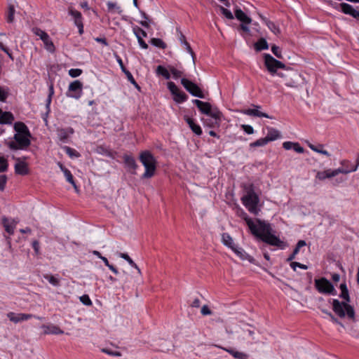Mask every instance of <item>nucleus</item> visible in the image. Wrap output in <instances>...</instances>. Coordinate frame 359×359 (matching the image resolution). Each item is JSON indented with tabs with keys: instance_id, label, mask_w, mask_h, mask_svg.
Listing matches in <instances>:
<instances>
[{
	"instance_id": "de8ad7c7",
	"label": "nucleus",
	"mask_w": 359,
	"mask_h": 359,
	"mask_svg": "<svg viewBox=\"0 0 359 359\" xmlns=\"http://www.w3.org/2000/svg\"><path fill=\"white\" fill-rule=\"evenodd\" d=\"M45 279H46L50 284L54 286H58L60 285V280L58 278L55 277L53 275H46L44 276Z\"/></svg>"
},
{
	"instance_id": "f3484780",
	"label": "nucleus",
	"mask_w": 359,
	"mask_h": 359,
	"mask_svg": "<svg viewBox=\"0 0 359 359\" xmlns=\"http://www.w3.org/2000/svg\"><path fill=\"white\" fill-rule=\"evenodd\" d=\"M123 160L125 167L128 169V170L133 175H135L136 169L137 168L138 165L135 158L131 155L124 154L123 156Z\"/></svg>"
},
{
	"instance_id": "f257e3e1",
	"label": "nucleus",
	"mask_w": 359,
	"mask_h": 359,
	"mask_svg": "<svg viewBox=\"0 0 359 359\" xmlns=\"http://www.w3.org/2000/svg\"><path fill=\"white\" fill-rule=\"evenodd\" d=\"M238 215L245 220L251 233L257 239L280 249H284L286 247V243L273 233L274 231L270 223L260 219H256L257 224H255L242 208L238 210Z\"/></svg>"
},
{
	"instance_id": "393cba45",
	"label": "nucleus",
	"mask_w": 359,
	"mask_h": 359,
	"mask_svg": "<svg viewBox=\"0 0 359 359\" xmlns=\"http://www.w3.org/2000/svg\"><path fill=\"white\" fill-rule=\"evenodd\" d=\"M257 109H247L243 110V113L244 114L248 115V116H253L257 117H264V118H270L269 116L264 112H262L259 111L257 109L261 108L260 106L258 105H253Z\"/></svg>"
},
{
	"instance_id": "5701e85b",
	"label": "nucleus",
	"mask_w": 359,
	"mask_h": 359,
	"mask_svg": "<svg viewBox=\"0 0 359 359\" xmlns=\"http://www.w3.org/2000/svg\"><path fill=\"white\" fill-rule=\"evenodd\" d=\"M232 250L242 260H248L250 263H255V259L248 255L243 248L236 246Z\"/></svg>"
},
{
	"instance_id": "c756f323",
	"label": "nucleus",
	"mask_w": 359,
	"mask_h": 359,
	"mask_svg": "<svg viewBox=\"0 0 359 359\" xmlns=\"http://www.w3.org/2000/svg\"><path fill=\"white\" fill-rule=\"evenodd\" d=\"M280 132L273 128H268V133L265 137L268 142L274 141L280 137Z\"/></svg>"
},
{
	"instance_id": "b1692460",
	"label": "nucleus",
	"mask_w": 359,
	"mask_h": 359,
	"mask_svg": "<svg viewBox=\"0 0 359 359\" xmlns=\"http://www.w3.org/2000/svg\"><path fill=\"white\" fill-rule=\"evenodd\" d=\"M235 17L241 24H250L252 19L247 15L240 8H236L234 11Z\"/></svg>"
},
{
	"instance_id": "6e6552de",
	"label": "nucleus",
	"mask_w": 359,
	"mask_h": 359,
	"mask_svg": "<svg viewBox=\"0 0 359 359\" xmlns=\"http://www.w3.org/2000/svg\"><path fill=\"white\" fill-rule=\"evenodd\" d=\"M264 65L267 70L271 74L276 73L278 69H286V66L282 62L275 59L270 54L265 53L264 55Z\"/></svg>"
},
{
	"instance_id": "49530a36",
	"label": "nucleus",
	"mask_w": 359,
	"mask_h": 359,
	"mask_svg": "<svg viewBox=\"0 0 359 359\" xmlns=\"http://www.w3.org/2000/svg\"><path fill=\"white\" fill-rule=\"evenodd\" d=\"M219 10H220L222 14L225 18H226L229 20H233L234 18L233 15L232 14V13L229 10H228L227 8H224L222 6H219Z\"/></svg>"
},
{
	"instance_id": "f03ea898",
	"label": "nucleus",
	"mask_w": 359,
	"mask_h": 359,
	"mask_svg": "<svg viewBox=\"0 0 359 359\" xmlns=\"http://www.w3.org/2000/svg\"><path fill=\"white\" fill-rule=\"evenodd\" d=\"M339 288L341 293L339 297L342 299L343 301L340 302L337 299H332V310L334 313L341 318H345V316H347L349 319L355 320V313L353 306L349 304L351 298L345 281L340 284Z\"/></svg>"
},
{
	"instance_id": "0eeeda50",
	"label": "nucleus",
	"mask_w": 359,
	"mask_h": 359,
	"mask_svg": "<svg viewBox=\"0 0 359 359\" xmlns=\"http://www.w3.org/2000/svg\"><path fill=\"white\" fill-rule=\"evenodd\" d=\"M222 117V113L217 107H215V112L212 115L207 118H201V121L205 127L210 128H219L221 124Z\"/></svg>"
},
{
	"instance_id": "338daca9",
	"label": "nucleus",
	"mask_w": 359,
	"mask_h": 359,
	"mask_svg": "<svg viewBox=\"0 0 359 359\" xmlns=\"http://www.w3.org/2000/svg\"><path fill=\"white\" fill-rule=\"evenodd\" d=\"M241 128L243 130L245 133H246L248 135H251L254 133V129L250 125H241Z\"/></svg>"
},
{
	"instance_id": "bf43d9fd",
	"label": "nucleus",
	"mask_w": 359,
	"mask_h": 359,
	"mask_svg": "<svg viewBox=\"0 0 359 359\" xmlns=\"http://www.w3.org/2000/svg\"><path fill=\"white\" fill-rule=\"evenodd\" d=\"M8 177L6 175H0V191H3L6 185Z\"/></svg>"
},
{
	"instance_id": "69168bd1",
	"label": "nucleus",
	"mask_w": 359,
	"mask_h": 359,
	"mask_svg": "<svg viewBox=\"0 0 359 359\" xmlns=\"http://www.w3.org/2000/svg\"><path fill=\"white\" fill-rule=\"evenodd\" d=\"M32 246L34 250L36 255H40V243L39 241L34 240L32 243Z\"/></svg>"
},
{
	"instance_id": "8fccbe9b",
	"label": "nucleus",
	"mask_w": 359,
	"mask_h": 359,
	"mask_svg": "<svg viewBox=\"0 0 359 359\" xmlns=\"http://www.w3.org/2000/svg\"><path fill=\"white\" fill-rule=\"evenodd\" d=\"M8 96V88L0 87V100L1 102H6Z\"/></svg>"
},
{
	"instance_id": "c85d7f7f",
	"label": "nucleus",
	"mask_w": 359,
	"mask_h": 359,
	"mask_svg": "<svg viewBox=\"0 0 359 359\" xmlns=\"http://www.w3.org/2000/svg\"><path fill=\"white\" fill-rule=\"evenodd\" d=\"M43 328L44 329V334H62L64 333V331L57 325H43Z\"/></svg>"
},
{
	"instance_id": "4d7b16f0",
	"label": "nucleus",
	"mask_w": 359,
	"mask_h": 359,
	"mask_svg": "<svg viewBox=\"0 0 359 359\" xmlns=\"http://www.w3.org/2000/svg\"><path fill=\"white\" fill-rule=\"evenodd\" d=\"M83 71L81 69H71L69 70V75L72 78L79 76L82 74Z\"/></svg>"
},
{
	"instance_id": "09e8293b",
	"label": "nucleus",
	"mask_w": 359,
	"mask_h": 359,
	"mask_svg": "<svg viewBox=\"0 0 359 359\" xmlns=\"http://www.w3.org/2000/svg\"><path fill=\"white\" fill-rule=\"evenodd\" d=\"M46 48V49L50 52H53L55 50V46L50 39L49 35L47 36V40L42 41Z\"/></svg>"
},
{
	"instance_id": "e2e57ef3",
	"label": "nucleus",
	"mask_w": 359,
	"mask_h": 359,
	"mask_svg": "<svg viewBox=\"0 0 359 359\" xmlns=\"http://www.w3.org/2000/svg\"><path fill=\"white\" fill-rule=\"evenodd\" d=\"M102 352L107 353V355H112V356H116L120 357L121 356V353L119 351H114L108 348H102Z\"/></svg>"
},
{
	"instance_id": "37998d69",
	"label": "nucleus",
	"mask_w": 359,
	"mask_h": 359,
	"mask_svg": "<svg viewBox=\"0 0 359 359\" xmlns=\"http://www.w3.org/2000/svg\"><path fill=\"white\" fill-rule=\"evenodd\" d=\"M141 15L142 18L145 20L143 21L139 22V23L145 28L149 27V23L151 22V20L149 19V16L147 15V13L144 11H140Z\"/></svg>"
},
{
	"instance_id": "9b49d317",
	"label": "nucleus",
	"mask_w": 359,
	"mask_h": 359,
	"mask_svg": "<svg viewBox=\"0 0 359 359\" xmlns=\"http://www.w3.org/2000/svg\"><path fill=\"white\" fill-rule=\"evenodd\" d=\"M167 86L171 94L173 95V100L175 102L181 104L187 100L188 95L184 92L180 90L174 82H168Z\"/></svg>"
},
{
	"instance_id": "a878e982",
	"label": "nucleus",
	"mask_w": 359,
	"mask_h": 359,
	"mask_svg": "<svg viewBox=\"0 0 359 359\" xmlns=\"http://www.w3.org/2000/svg\"><path fill=\"white\" fill-rule=\"evenodd\" d=\"M219 347L229 353L236 359H249V355L245 353L238 351L232 348Z\"/></svg>"
},
{
	"instance_id": "dca6fc26",
	"label": "nucleus",
	"mask_w": 359,
	"mask_h": 359,
	"mask_svg": "<svg viewBox=\"0 0 359 359\" xmlns=\"http://www.w3.org/2000/svg\"><path fill=\"white\" fill-rule=\"evenodd\" d=\"M7 317L9 320L15 323H18L21 321H25L29 320L32 318H36L37 319H41L39 317H36V316L30 313H18L15 314L13 312H9L7 313Z\"/></svg>"
},
{
	"instance_id": "864d4df0",
	"label": "nucleus",
	"mask_w": 359,
	"mask_h": 359,
	"mask_svg": "<svg viewBox=\"0 0 359 359\" xmlns=\"http://www.w3.org/2000/svg\"><path fill=\"white\" fill-rule=\"evenodd\" d=\"M169 69H170V72L172 73L173 78L175 79H177L178 78L181 77L183 74L182 72L177 69L174 67H170Z\"/></svg>"
},
{
	"instance_id": "f704fd0d",
	"label": "nucleus",
	"mask_w": 359,
	"mask_h": 359,
	"mask_svg": "<svg viewBox=\"0 0 359 359\" xmlns=\"http://www.w3.org/2000/svg\"><path fill=\"white\" fill-rule=\"evenodd\" d=\"M156 74L158 76H162L165 79H169L170 78V74L169 71L163 66L158 65L156 69Z\"/></svg>"
},
{
	"instance_id": "ddd939ff",
	"label": "nucleus",
	"mask_w": 359,
	"mask_h": 359,
	"mask_svg": "<svg viewBox=\"0 0 359 359\" xmlns=\"http://www.w3.org/2000/svg\"><path fill=\"white\" fill-rule=\"evenodd\" d=\"M12 158L17 161L14 165L15 173L16 175L22 176L28 175L29 172V169L28 168V164L25 162V161L28 159V157L23 156L22 158L23 161H21L20 158H17L14 156H13Z\"/></svg>"
},
{
	"instance_id": "f8f14e48",
	"label": "nucleus",
	"mask_w": 359,
	"mask_h": 359,
	"mask_svg": "<svg viewBox=\"0 0 359 359\" xmlns=\"http://www.w3.org/2000/svg\"><path fill=\"white\" fill-rule=\"evenodd\" d=\"M83 83L79 80H75L71 82L68 87L66 95L68 97H72L76 100L79 99L82 95Z\"/></svg>"
},
{
	"instance_id": "a19ab883",
	"label": "nucleus",
	"mask_w": 359,
	"mask_h": 359,
	"mask_svg": "<svg viewBox=\"0 0 359 359\" xmlns=\"http://www.w3.org/2000/svg\"><path fill=\"white\" fill-rule=\"evenodd\" d=\"M32 32L35 35L39 36L41 41L47 40V36H48V34L45 31L38 27H34Z\"/></svg>"
},
{
	"instance_id": "a211bd4d",
	"label": "nucleus",
	"mask_w": 359,
	"mask_h": 359,
	"mask_svg": "<svg viewBox=\"0 0 359 359\" xmlns=\"http://www.w3.org/2000/svg\"><path fill=\"white\" fill-rule=\"evenodd\" d=\"M18 222V220L17 219H12L10 222L9 219L5 216L1 219V224L5 229V231L9 235H13L14 233V229Z\"/></svg>"
},
{
	"instance_id": "7c9ffc66",
	"label": "nucleus",
	"mask_w": 359,
	"mask_h": 359,
	"mask_svg": "<svg viewBox=\"0 0 359 359\" xmlns=\"http://www.w3.org/2000/svg\"><path fill=\"white\" fill-rule=\"evenodd\" d=\"M222 243L233 250L236 245L234 244L231 236L228 233H223L222 234Z\"/></svg>"
},
{
	"instance_id": "423d86ee",
	"label": "nucleus",
	"mask_w": 359,
	"mask_h": 359,
	"mask_svg": "<svg viewBox=\"0 0 359 359\" xmlns=\"http://www.w3.org/2000/svg\"><path fill=\"white\" fill-rule=\"evenodd\" d=\"M315 287L320 293L332 295L337 294V290L333 284L324 277L315 280Z\"/></svg>"
},
{
	"instance_id": "6e6d98bb",
	"label": "nucleus",
	"mask_w": 359,
	"mask_h": 359,
	"mask_svg": "<svg viewBox=\"0 0 359 359\" xmlns=\"http://www.w3.org/2000/svg\"><path fill=\"white\" fill-rule=\"evenodd\" d=\"M271 51L278 58H280V59L283 58V55L281 54V50L276 45L273 44L271 46Z\"/></svg>"
},
{
	"instance_id": "72a5a7b5",
	"label": "nucleus",
	"mask_w": 359,
	"mask_h": 359,
	"mask_svg": "<svg viewBox=\"0 0 359 359\" xmlns=\"http://www.w3.org/2000/svg\"><path fill=\"white\" fill-rule=\"evenodd\" d=\"M97 152L100 154H102V155H104L107 157H109V158H114V156L116 154V152L111 150L109 148H107L104 146H99L97 147Z\"/></svg>"
},
{
	"instance_id": "1a4fd4ad",
	"label": "nucleus",
	"mask_w": 359,
	"mask_h": 359,
	"mask_svg": "<svg viewBox=\"0 0 359 359\" xmlns=\"http://www.w3.org/2000/svg\"><path fill=\"white\" fill-rule=\"evenodd\" d=\"M181 84L191 95L201 99L205 98V95L201 88L193 81L182 78L181 79Z\"/></svg>"
},
{
	"instance_id": "79ce46f5",
	"label": "nucleus",
	"mask_w": 359,
	"mask_h": 359,
	"mask_svg": "<svg viewBox=\"0 0 359 359\" xmlns=\"http://www.w3.org/2000/svg\"><path fill=\"white\" fill-rule=\"evenodd\" d=\"M63 149L65 151V153L67 155H69V156L71 158H74V157L78 158L80 156V154L76 150H75L74 149H72L69 147L65 146L63 147Z\"/></svg>"
},
{
	"instance_id": "680f3d73",
	"label": "nucleus",
	"mask_w": 359,
	"mask_h": 359,
	"mask_svg": "<svg viewBox=\"0 0 359 359\" xmlns=\"http://www.w3.org/2000/svg\"><path fill=\"white\" fill-rule=\"evenodd\" d=\"M80 301L86 306L92 305V301L88 294H83L80 297Z\"/></svg>"
},
{
	"instance_id": "4c0bfd02",
	"label": "nucleus",
	"mask_w": 359,
	"mask_h": 359,
	"mask_svg": "<svg viewBox=\"0 0 359 359\" xmlns=\"http://www.w3.org/2000/svg\"><path fill=\"white\" fill-rule=\"evenodd\" d=\"M8 161L1 154H0V172H5L8 169Z\"/></svg>"
},
{
	"instance_id": "4be33fe9",
	"label": "nucleus",
	"mask_w": 359,
	"mask_h": 359,
	"mask_svg": "<svg viewBox=\"0 0 359 359\" xmlns=\"http://www.w3.org/2000/svg\"><path fill=\"white\" fill-rule=\"evenodd\" d=\"M14 130L16 132L15 134L25 135L27 136H32L31 133L28 127L21 121L15 123Z\"/></svg>"
},
{
	"instance_id": "a18cd8bd",
	"label": "nucleus",
	"mask_w": 359,
	"mask_h": 359,
	"mask_svg": "<svg viewBox=\"0 0 359 359\" xmlns=\"http://www.w3.org/2000/svg\"><path fill=\"white\" fill-rule=\"evenodd\" d=\"M63 173L66 177L67 181L71 184H72L75 188H76V182L74 180V177L71 173L70 170L67 169L66 170H64Z\"/></svg>"
},
{
	"instance_id": "4468645a",
	"label": "nucleus",
	"mask_w": 359,
	"mask_h": 359,
	"mask_svg": "<svg viewBox=\"0 0 359 359\" xmlns=\"http://www.w3.org/2000/svg\"><path fill=\"white\" fill-rule=\"evenodd\" d=\"M192 102L197 107L200 112L208 116L212 115L215 112V107L208 102H203L200 100H193Z\"/></svg>"
},
{
	"instance_id": "7ed1b4c3",
	"label": "nucleus",
	"mask_w": 359,
	"mask_h": 359,
	"mask_svg": "<svg viewBox=\"0 0 359 359\" xmlns=\"http://www.w3.org/2000/svg\"><path fill=\"white\" fill-rule=\"evenodd\" d=\"M245 194L241 198V201L248 210L255 215H257L259 212L258 205L259 203V197L255 193V186L253 184H249L244 186Z\"/></svg>"
},
{
	"instance_id": "39448f33",
	"label": "nucleus",
	"mask_w": 359,
	"mask_h": 359,
	"mask_svg": "<svg viewBox=\"0 0 359 359\" xmlns=\"http://www.w3.org/2000/svg\"><path fill=\"white\" fill-rule=\"evenodd\" d=\"M30 137L25 135L15 134L13 140H6L4 144L11 151L26 150L31 144Z\"/></svg>"
},
{
	"instance_id": "0e129e2a",
	"label": "nucleus",
	"mask_w": 359,
	"mask_h": 359,
	"mask_svg": "<svg viewBox=\"0 0 359 359\" xmlns=\"http://www.w3.org/2000/svg\"><path fill=\"white\" fill-rule=\"evenodd\" d=\"M183 45L184 46L185 49L187 50V51L191 55L193 62H195L196 55H195V53L194 52V50H192L190 44L188 42H186Z\"/></svg>"
},
{
	"instance_id": "774afa93",
	"label": "nucleus",
	"mask_w": 359,
	"mask_h": 359,
	"mask_svg": "<svg viewBox=\"0 0 359 359\" xmlns=\"http://www.w3.org/2000/svg\"><path fill=\"white\" fill-rule=\"evenodd\" d=\"M292 149L299 154H302L304 151V147H302L298 142H294Z\"/></svg>"
},
{
	"instance_id": "13d9d810",
	"label": "nucleus",
	"mask_w": 359,
	"mask_h": 359,
	"mask_svg": "<svg viewBox=\"0 0 359 359\" xmlns=\"http://www.w3.org/2000/svg\"><path fill=\"white\" fill-rule=\"evenodd\" d=\"M176 31L177 32V38L182 45L187 42L186 36L183 34L179 27H177Z\"/></svg>"
},
{
	"instance_id": "603ef678",
	"label": "nucleus",
	"mask_w": 359,
	"mask_h": 359,
	"mask_svg": "<svg viewBox=\"0 0 359 359\" xmlns=\"http://www.w3.org/2000/svg\"><path fill=\"white\" fill-rule=\"evenodd\" d=\"M107 8L109 11L116 10L118 13H121L122 10L120 6H118L116 3L112 1H108L107 4Z\"/></svg>"
},
{
	"instance_id": "2eb2a0df",
	"label": "nucleus",
	"mask_w": 359,
	"mask_h": 359,
	"mask_svg": "<svg viewBox=\"0 0 359 359\" xmlns=\"http://www.w3.org/2000/svg\"><path fill=\"white\" fill-rule=\"evenodd\" d=\"M69 14L73 18L74 25L78 27L80 35L83 34V23L81 13L73 8H69Z\"/></svg>"
},
{
	"instance_id": "20e7f679",
	"label": "nucleus",
	"mask_w": 359,
	"mask_h": 359,
	"mask_svg": "<svg viewBox=\"0 0 359 359\" xmlns=\"http://www.w3.org/2000/svg\"><path fill=\"white\" fill-rule=\"evenodd\" d=\"M139 159L145 168V172L142 175V179H148L153 177L156 170L157 161L149 150L142 151L139 156Z\"/></svg>"
},
{
	"instance_id": "58836bf2",
	"label": "nucleus",
	"mask_w": 359,
	"mask_h": 359,
	"mask_svg": "<svg viewBox=\"0 0 359 359\" xmlns=\"http://www.w3.org/2000/svg\"><path fill=\"white\" fill-rule=\"evenodd\" d=\"M118 256L126 260L131 266L137 269L138 272L140 273V269L138 268L137 264L133 262V260L130 257V256L128 254L120 252L118 254Z\"/></svg>"
},
{
	"instance_id": "ea45409f",
	"label": "nucleus",
	"mask_w": 359,
	"mask_h": 359,
	"mask_svg": "<svg viewBox=\"0 0 359 359\" xmlns=\"http://www.w3.org/2000/svg\"><path fill=\"white\" fill-rule=\"evenodd\" d=\"M269 143L266 137L260 138L250 144V148L264 147Z\"/></svg>"
},
{
	"instance_id": "6ab92c4d",
	"label": "nucleus",
	"mask_w": 359,
	"mask_h": 359,
	"mask_svg": "<svg viewBox=\"0 0 359 359\" xmlns=\"http://www.w3.org/2000/svg\"><path fill=\"white\" fill-rule=\"evenodd\" d=\"M74 130L71 127L57 129V137L62 143L68 142L69 135L74 134Z\"/></svg>"
},
{
	"instance_id": "5fc2aeb1",
	"label": "nucleus",
	"mask_w": 359,
	"mask_h": 359,
	"mask_svg": "<svg viewBox=\"0 0 359 359\" xmlns=\"http://www.w3.org/2000/svg\"><path fill=\"white\" fill-rule=\"evenodd\" d=\"M133 30V32H134L135 36H136V34H137V35L141 36L142 38L147 36V32L144 29H142V28H140V27H139L137 26L134 27Z\"/></svg>"
},
{
	"instance_id": "473e14b6",
	"label": "nucleus",
	"mask_w": 359,
	"mask_h": 359,
	"mask_svg": "<svg viewBox=\"0 0 359 359\" xmlns=\"http://www.w3.org/2000/svg\"><path fill=\"white\" fill-rule=\"evenodd\" d=\"M15 13V10L14 6L11 4H8V11L6 13V20L8 23H13L14 22Z\"/></svg>"
},
{
	"instance_id": "3c124183",
	"label": "nucleus",
	"mask_w": 359,
	"mask_h": 359,
	"mask_svg": "<svg viewBox=\"0 0 359 359\" xmlns=\"http://www.w3.org/2000/svg\"><path fill=\"white\" fill-rule=\"evenodd\" d=\"M306 241H304V240H299V241L297 242V245H296V246H295L294 249L293 250V252H292L297 255L299 252L300 249H301L302 247H304V246H306Z\"/></svg>"
},
{
	"instance_id": "e433bc0d",
	"label": "nucleus",
	"mask_w": 359,
	"mask_h": 359,
	"mask_svg": "<svg viewBox=\"0 0 359 359\" xmlns=\"http://www.w3.org/2000/svg\"><path fill=\"white\" fill-rule=\"evenodd\" d=\"M150 43L152 46L161 49H165L167 48V44L161 39L152 38L150 40Z\"/></svg>"
},
{
	"instance_id": "9d476101",
	"label": "nucleus",
	"mask_w": 359,
	"mask_h": 359,
	"mask_svg": "<svg viewBox=\"0 0 359 359\" xmlns=\"http://www.w3.org/2000/svg\"><path fill=\"white\" fill-rule=\"evenodd\" d=\"M351 172H353L352 170H351V168H339L335 170L327 169L324 171H318L316 174V177L317 179H318L319 180L323 181V180H325V179L335 177L337 175H339V173L348 174Z\"/></svg>"
},
{
	"instance_id": "aec40b11",
	"label": "nucleus",
	"mask_w": 359,
	"mask_h": 359,
	"mask_svg": "<svg viewBox=\"0 0 359 359\" xmlns=\"http://www.w3.org/2000/svg\"><path fill=\"white\" fill-rule=\"evenodd\" d=\"M184 119L186 123L189 125V127L191 130V131L196 135L201 136L203 133V130L201 127L196 123L195 120L193 118H191L188 116H184Z\"/></svg>"
},
{
	"instance_id": "c9c22d12",
	"label": "nucleus",
	"mask_w": 359,
	"mask_h": 359,
	"mask_svg": "<svg viewBox=\"0 0 359 359\" xmlns=\"http://www.w3.org/2000/svg\"><path fill=\"white\" fill-rule=\"evenodd\" d=\"M309 147L311 150H313L317 153L322 154L327 156H330V154L327 151L323 149V144H318V146H316L312 144H309Z\"/></svg>"
},
{
	"instance_id": "c03bdc74",
	"label": "nucleus",
	"mask_w": 359,
	"mask_h": 359,
	"mask_svg": "<svg viewBox=\"0 0 359 359\" xmlns=\"http://www.w3.org/2000/svg\"><path fill=\"white\" fill-rule=\"evenodd\" d=\"M126 76L130 83H132L137 90L141 91V87L136 82L130 72H126Z\"/></svg>"
},
{
	"instance_id": "412c9836",
	"label": "nucleus",
	"mask_w": 359,
	"mask_h": 359,
	"mask_svg": "<svg viewBox=\"0 0 359 359\" xmlns=\"http://www.w3.org/2000/svg\"><path fill=\"white\" fill-rule=\"evenodd\" d=\"M340 8L343 13L349 15L354 18H359V11L355 10L351 5L347 3H341L340 4Z\"/></svg>"
},
{
	"instance_id": "2f4dec72",
	"label": "nucleus",
	"mask_w": 359,
	"mask_h": 359,
	"mask_svg": "<svg viewBox=\"0 0 359 359\" xmlns=\"http://www.w3.org/2000/svg\"><path fill=\"white\" fill-rule=\"evenodd\" d=\"M255 49L257 51H262L269 48V44L264 38H260L255 44Z\"/></svg>"
},
{
	"instance_id": "bb28decb",
	"label": "nucleus",
	"mask_w": 359,
	"mask_h": 359,
	"mask_svg": "<svg viewBox=\"0 0 359 359\" xmlns=\"http://www.w3.org/2000/svg\"><path fill=\"white\" fill-rule=\"evenodd\" d=\"M259 17L262 20V21L266 24L268 28L276 35H278L280 34V29L278 25H276L273 22L268 20L266 17L262 15H259Z\"/></svg>"
},
{
	"instance_id": "cd10ccee",
	"label": "nucleus",
	"mask_w": 359,
	"mask_h": 359,
	"mask_svg": "<svg viewBox=\"0 0 359 359\" xmlns=\"http://www.w3.org/2000/svg\"><path fill=\"white\" fill-rule=\"evenodd\" d=\"M14 121V116L10 111H3L0 114V124H11Z\"/></svg>"
},
{
	"instance_id": "052dcab7",
	"label": "nucleus",
	"mask_w": 359,
	"mask_h": 359,
	"mask_svg": "<svg viewBox=\"0 0 359 359\" xmlns=\"http://www.w3.org/2000/svg\"><path fill=\"white\" fill-rule=\"evenodd\" d=\"M290 266H291V268L294 271H296L297 267H299V268L302 269H308V266L306 265L301 264V263L297 262H292L290 263Z\"/></svg>"
}]
</instances>
